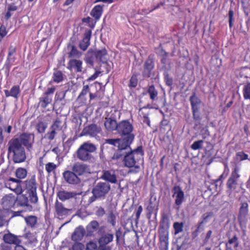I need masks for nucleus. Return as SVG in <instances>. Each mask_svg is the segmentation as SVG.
<instances>
[{
	"label": "nucleus",
	"instance_id": "9",
	"mask_svg": "<svg viewBox=\"0 0 250 250\" xmlns=\"http://www.w3.org/2000/svg\"><path fill=\"white\" fill-rule=\"evenodd\" d=\"M19 181L14 178H10L5 183V186L16 194H21L22 192V190Z\"/></svg>",
	"mask_w": 250,
	"mask_h": 250
},
{
	"label": "nucleus",
	"instance_id": "1",
	"mask_svg": "<svg viewBox=\"0 0 250 250\" xmlns=\"http://www.w3.org/2000/svg\"><path fill=\"white\" fill-rule=\"evenodd\" d=\"M8 154L12 157L14 163H21L26 159L24 147L17 139L10 140L8 143Z\"/></svg>",
	"mask_w": 250,
	"mask_h": 250
},
{
	"label": "nucleus",
	"instance_id": "48",
	"mask_svg": "<svg viewBox=\"0 0 250 250\" xmlns=\"http://www.w3.org/2000/svg\"><path fill=\"white\" fill-rule=\"evenodd\" d=\"M47 125L43 122H40L36 126V129L39 133H43L47 128Z\"/></svg>",
	"mask_w": 250,
	"mask_h": 250
},
{
	"label": "nucleus",
	"instance_id": "51",
	"mask_svg": "<svg viewBox=\"0 0 250 250\" xmlns=\"http://www.w3.org/2000/svg\"><path fill=\"white\" fill-rule=\"evenodd\" d=\"M97 245L96 242L90 241L87 243L86 246V250H96Z\"/></svg>",
	"mask_w": 250,
	"mask_h": 250
},
{
	"label": "nucleus",
	"instance_id": "15",
	"mask_svg": "<svg viewBox=\"0 0 250 250\" xmlns=\"http://www.w3.org/2000/svg\"><path fill=\"white\" fill-rule=\"evenodd\" d=\"M134 139V135H129L128 137H125L123 139H120V143L118 144V149L119 150H124L129 148V145L132 142Z\"/></svg>",
	"mask_w": 250,
	"mask_h": 250
},
{
	"label": "nucleus",
	"instance_id": "2",
	"mask_svg": "<svg viewBox=\"0 0 250 250\" xmlns=\"http://www.w3.org/2000/svg\"><path fill=\"white\" fill-rule=\"evenodd\" d=\"M143 152L142 147H138L130 153L126 154L124 159L125 166L128 167H134V172H138L140 167L138 164L140 161H142Z\"/></svg>",
	"mask_w": 250,
	"mask_h": 250
},
{
	"label": "nucleus",
	"instance_id": "53",
	"mask_svg": "<svg viewBox=\"0 0 250 250\" xmlns=\"http://www.w3.org/2000/svg\"><path fill=\"white\" fill-rule=\"evenodd\" d=\"M203 143V141L202 140L195 141L191 146V148L193 150H197L202 147Z\"/></svg>",
	"mask_w": 250,
	"mask_h": 250
},
{
	"label": "nucleus",
	"instance_id": "45",
	"mask_svg": "<svg viewBox=\"0 0 250 250\" xmlns=\"http://www.w3.org/2000/svg\"><path fill=\"white\" fill-rule=\"evenodd\" d=\"M61 124L62 123L60 120H56L50 127V129H53L57 132L62 129Z\"/></svg>",
	"mask_w": 250,
	"mask_h": 250
},
{
	"label": "nucleus",
	"instance_id": "5",
	"mask_svg": "<svg viewBox=\"0 0 250 250\" xmlns=\"http://www.w3.org/2000/svg\"><path fill=\"white\" fill-rule=\"evenodd\" d=\"M37 184L35 179L26 181V188L31 203H37L38 198L37 194Z\"/></svg>",
	"mask_w": 250,
	"mask_h": 250
},
{
	"label": "nucleus",
	"instance_id": "37",
	"mask_svg": "<svg viewBox=\"0 0 250 250\" xmlns=\"http://www.w3.org/2000/svg\"><path fill=\"white\" fill-rule=\"evenodd\" d=\"M241 2L243 11L246 16L248 17L250 12L249 0H241Z\"/></svg>",
	"mask_w": 250,
	"mask_h": 250
},
{
	"label": "nucleus",
	"instance_id": "31",
	"mask_svg": "<svg viewBox=\"0 0 250 250\" xmlns=\"http://www.w3.org/2000/svg\"><path fill=\"white\" fill-rule=\"evenodd\" d=\"M99 227V224L96 221H91L86 227V231L88 235L96 231Z\"/></svg>",
	"mask_w": 250,
	"mask_h": 250
},
{
	"label": "nucleus",
	"instance_id": "14",
	"mask_svg": "<svg viewBox=\"0 0 250 250\" xmlns=\"http://www.w3.org/2000/svg\"><path fill=\"white\" fill-rule=\"evenodd\" d=\"M82 61L77 59H71L69 61L67 64V68L70 70H73L76 72H81L82 71Z\"/></svg>",
	"mask_w": 250,
	"mask_h": 250
},
{
	"label": "nucleus",
	"instance_id": "8",
	"mask_svg": "<svg viewBox=\"0 0 250 250\" xmlns=\"http://www.w3.org/2000/svg\"><path fill=\"white\" fill-rule=\"evenodd\" d=\"M101 131L100 126L95 124H91L84 127L82 132V135H89L92 137H95Z\"/></svg>",
	"mask_w": 250,
	"mask_h": 250
},
{
	"label": "nucleus",
	"instance_id": "6",
	"mask_svg": "<svg viewBox=\"0 0 250 250\" xmlns=\"http://www.w3.org/2000/svg\"><path fill=\"white\" fill-rule=\"evenodd\" d=\"M132 129L133 126L128 121H123L118 124L117 131L119 133L128 137L129 135H133L131 133Z\"/></svg>",
	"mask_w": 250,
	"mask_h": 250
},
{
	"label": "nucleus",
	"instance_id": "30",
	"mask_svg": "<svg viewBox=\"0 0 250 250\" xmlns=\"http://www.w3.org/2000/svg\"><path fill=\"white\" fill-rule=\"evenodd\" d=\"M113 239V235L107 233L103 235L99 240V243L101 246H105L112 242Z\"/></svg>",
	"mask_w": 250,
	"mask_h": 250
},
{
	"label": "nucleus",
	"instance_id": "64",
	"mask_svg": "<svg viewBox=\"0 0 250 250\" xmlns=\"http://www.w3.org/2000/svg\"><path fill=\"white\" fill-rule=\"evenodd\" d=\"M138 83L137 79H130V83L129 86L130 87H135Z\"/></svg>",
	"mask_w": 250,
	"mask_h": 250
},
{
	"label": "nucleus",
	"instance_id": "11",
	"mask_svg": "<svg viewBox=\"0 0 250 250\" xmlns=\"http://www.w3.org/2000/svg\"><path fill=\"white\" fill-rule=\"evenodd\" d=\"M91 34L92 32L90 30H86L84 34L82 40L80 42L79 46L83 51H85L90 45Z\"/></svg>",
	"mask_w": 250,
	"mask_h": 250
},
{
	"label": "nucleus",
	"instance_id": "42",
	"mask_svg": "<svg viewBox=\"0 0 250 250\" xmlns=\"http://www.w3.org/2000/svg\"><path fill=\"white\" fill-rule=\"evenodd\" d=\"M15 60L16 57L14 55H11L10 56L8 55L5 65L6 66L7 68L10 67L12 65L15 64Z\"/></svg>",
	"mask_w": 250,
	"mask_h": 250
},
{
	"label": "nucleus",
	"instance_id": "32",
	"mask_svg": "<svg viewBox=\"0 0 250 250\" xmlns=\"http://www.w3.org/2000/svg\"><path fill=\"white\" fill-rule=\"evenodd\" d=\"M82 55V53L77 49L76 46L72 45L71 50L68 53V57L79 59L81 57Z\"/></svg>",
	"mask_w": 250,
	"mask_h": 250
},
{
	"label": "nucleus",
	"instance_id": "47",
	"mask_svg": "<svg viewBox=\"0 0 250 250\" xmlns=\"http://www.w3.org/2000/svg\"><path fill=\"white\" fill-rule=\"evenodd\" d=\"M57 168V165L54 163L49 162L45 165V169L49 173L53 171Z\"/></svg>",
	"mask_w": 250,
	"mask_h": 250
},
{
	"label": "nucleus",
	"instance_id": "20",
	"mask_svg": "<svg viewBox=\"0 0 250 250\" xmlns=\"http://www.w3.org/2000/svg\"><path fill=\"white\" fill-rule=\"evenodd\" d=\"M85 233V230L83 227L80 226L75 229L73 232L71 238L74 241H79L81 240Z\"/></svg>",
	"mask_w": 250,
	"mask_h": 250
},
{
	"label": "nucleus",
	"instance_id": "57",
	"mask_svg": "<svg viewBox=\"0 0 250 250\" xmlns=\"http://www.w3.org/2000/svg\"><path fill=\"white\" fill-rule=\"evenodd\" d=\"M106 142L110 145H113L114 146H117L118 144H120V139H108L106 140Z\"/></svg>",
	"mask_w": 250,
	"mask_h": 250
},
{
	"label": "nucleus",
	"instance_id": "25",
	"mask_svg": "<svg viewBox=\"0 0 250 250\" xmlns=\"http://www.w3.org/2000/svg\"><path fill=\"white\" fill-rule=\"evenodd\" d=\"M77 156L82 161H87L91 158V155L80 146L77 150Z\"/></svg>",
	"mask_w": 250,
	"mask_h": 250
},
{
	"label": "nucleus",
	"instance_id": "27",
	"mask_svg": "<svg viewBox=\"0 0 250 250\" xmlns=\"http://www.w3.org/2000/svg\"><path fill=\"white\" fill-rule=\"evenodd\" d=\"M40 104L41 106L43 108H45L46 106L51 103L52 100V96L48 95L44 93L40 99Z\"/></svg>",
	"mask_w": 250,
	"mask_h": 250
},
{
	"label": "nucleus",
	"instance_id": "38",
	"mask_svg": "<svg viewBox=\"0 0 250 250\" xmlns=\"http://www.w3.org/2000/svg\"><path fill=\"white\" fill-rule=\"evenodd\" d=\"M237 185V181L230 178H229L227 182V187L230 192L236 189Z\"/></svg>",
	"mask_w": 250,
	"mask_h": 250
},
{
	"label": "nucleus",
	"instance_id": "56",
	"mask_svg": "<svg viewBox=\"0 0 250 250\" xmlns=\"http://www.w3.org/2000/svg\"><path fill=\"white\" fill-rule=\"evenodd\" d=\"M84 246L81 243H75L72 246V250H83Z\"/></svg>",
	"mask_w": 250,
	"mask_h": 250
},
{
	"label": "nucleus",
	"instance_id": "44",
	"mask_svg": "<svg viewBox=\"0 0 250 250\" xmlns=\"http://www.w3.org/2000/svg\"><path fill=\"white\" fill-rule=\"evenodd\" d=\"M183 223L175 222L173 224L175 234H177L180 232H181L183 230Z\"/></svg>",
	"mask_w": 250,
	"mask_h": 250
},
{
	"label": "nucleus",
	"instance_id": "23",
	"mask_svg": "<svg viewBox=\"0 0 250 250\" xmlns=\"http://www.w3.org/2000/svg\"><path fill=\"white\" fill-rule=\"evenodd\" d=\"M104 125L105 128L108 131H113L118 129V124H117L116 121L111 118H106Z\"/></svg>",
	"mask_w": 250,
	"mask_h": 250
},
{
	"label": "nucleus",
	"instance_id": "60",
	"mask_svg": "<svg viewBox=\"0 0 250 250\" xmlns=\"http://www.w3.org/2000/svg\"><path fill=\"white\" fill-rule=\"evenodd\" d=\"M16 52V47L13 45H10L8 49V54L10 56L11 55H14Z\"/></svg>",
	"mask_w": 250,
	"mask_h": 250
},
{
	"label": "nucleus",
	"instance_id": "55",
	"mask_svg": "<svg viewBox=\"0 0 250 250\" xmlns=\"http://www.w3.org/2000/svg\"><path fill=\"white\" fill-rule=\"evenodd\" d=\"M250 71L247 68L241 69L239 72V75L242 78H249V77L247 75L248 71Z\"/></svg>",
	"mask_w": 250,
	"mask_h": 250
},
{
	"label": "nucleus",
	"instance_id": "49",
	"mask_svg": "<svg viewBox=\"0 0 250 250\" xmlns=\"http://www.w3.org/2000/svg\"><path fill=\"white\" fill-rule=\"evenodd\" d=\"M229 27L231 28L233 26V23L234 21V12L232 9H229L228 13Z\"/></svg>",
	"mask_w": 250,
	"mask_h": 250
},
{
	"label": "nucleus",
	"instance_id": "12",
	"mask_svg": "<svg viewBox=\"0 0 250 250\" xmlns=\"http://www.w3.org/2000/svg\"><path fill=\"white\" fill-rule=\"evenodd\" d=\"M173 190V197L175 198V203L177 206H179L184 200V192L179 186H175Z\"/></svg>",
	"mask_w": 250,
	"mask_h": 250
},
{
	"label": "nucleus",
	"instance_id": "61",
	"mask_svg": "<svg viewBox=\"0 0 250 250\" xmlns=\"http://www.w3.org/2000/svg\"><path fill=\"white\" fill-rule=\"evenodd\" d=\"M89 90V87L88 85H84L83 87V90L79 95V98L83 96V95H85L87 94Z\"/></svg>",
	"mask_w": 250,
	"mask_h": 250
},
{
	"label": "nucleus",
	"instance_id": "17",
	"mask_svg": "<svg viewBox=\"0 0 250 250\" xmlns=\"http://www.w3.org/2000/svg\"><path fill=\"white\" fill-rule=\"evenodd\" d=\"M103 13V5H96L92 9L90 15L95 20V22L98 21Z\"/></svg>",
	"mask_w": 250,
	"mask_h": 250
},
{
	"label": "nucleus",
	"instance_id": "59",
	"mask_svg": "<svg viewBox=\"0 0 250 250\" xmlns=\"http://www.w3.org/2000/svg\"><path fill=\"white\" fill-rule=\"evenodd\" d=\"M83 22H85L89 24L90 26L93 28L94 27V24H92L91 26L90 25V23L93 22V20L89 17H87L86 18H83L82 19Z\"/></svg>",
	"mask_w": 250,
	"mask_h": 250
},
{
	"label": "nucleus",
	"instance_id": "63",
	"mask_svg": "<svg viewBox=\"0 0 250 250\" xmlns=\"http://www.w3.org/2000/svg\"><path fill=\"white\" fill-rule=\"evenodd\" d=\"M142 211H143V208L141 206H140L138 207L137 210L136 211V217L137 220H138L139 219L140 215H141Z\"/></svg>",
	"mask_w": 250,
	"mask_h": 250
},
{
	"label": "nucleus",
	"instance_id": "4",
	"mask_svg": "<svg viewBox=\"0 0 250 250\" xmlns=\"http://www.w3.org/2000/svg\"><path fill=\"white\" fill-rule=\"evenodd\" d=\"M110 189V185L105 182L98 183L92 189L93 195L89 198V202L92 203L96 198H104Z\"/></svg>",
	"mask_w": 250,
	"mask_h": 250
},
{
	"label": "nucleus",
	"instance_id": "40",
	"mask_svg": "<svg viewBox=\"0 0 250 250\" xmlns=\"http://www.w3.org/2000/svg\"><path fill=\"white\" fill-rule=\"evenodd\" d=\"M16 175L18 178L24 179L27 175V171L23 168H18L16 171Z\"/></svg>",
	"mask_w": 250,
	"mask_h": 250
},
{
	"label": "nucleus",
	"instance_id": "29",
	"mask_svg": "<svg viewBox=\"0 0 250 250\" xmlns=\"http://www.w3.org/2000/svg\"><path fill=\"white\" fill-rule=\"evenodd\" d=\"M18 202L20 206L25 207L26 210L31 211L32 210V207L28 204V199L25 196L21 195L20 196Z\"/></svg>",
	"mask_w": 250,
	"mask_h": 250
},
{
	"label": "nucleus",
	"instance_id": "35",
	"mask_svg": "<svg viewBox=\"0 0 250 250\" xmlns=\"http://www.w3.org/2000/svg\"><path fill=\"white\" fill-rule=\"evenodd\" d=\"M18 9V7L13 3L8 5L7 7V11L5 14L4 18L6 20H8L11 17V11H15Z\"/></svg>",
	"mask_w": 250,
	"mask_h": 250
},
{
	"label": "nucleus",
	"instance_id": "54",
	"mask_svg": "<svg viewBox=\"0 0 250 250\" xmlns=\"http://www.w3.org/2000/svg\"><path fill=\"white\" fill-rule=\"evenodd\" d=\"M7 33L6 27L3 25H1L0 26V42L2 41Z\"/></svg>",
	"mask_w": 250,
	"mask_h": 250
},
{
	"label": "nucleus",
	"instance_id": "50",
	"mask_svg": "<svg viewBox=\"0 0 250 250\" xmlns=\"http://www.w3.org/2000/svg\"><path fill=\"white\" fill-rule=\"evenodd\" d=\"M248 155L243 152H238L236 154V158L240 161H243L248 159Z\"/></svg>",
	"mask_w": 250,
	"mask_h": 250
},
{
	"label": "nucleus",
	"instance_id": "18",
	"mask_svg": "<svg viewBox=\"0 0 250 250\" xmlns=\"http://www.w3.org/2000/svg\"><path fill=\"white\" fill-rule=\"evenodd\" d=\"M103 180L109 182L111 183H116L117 182V177L113 170H104L103 172V175L101 176Z\"/></svg>",
	"mask_w": 250,
	"mask_h": 250
},
{
	"label": "nucleus",
	"instance_id": "22",
	"mask_svg": "<svg viewBox=\"0 0 250 250\" xmlns=\"http://www.w3.org/2000/svg\"><path fill=\"white\" fill-rule=\"evenodd\" d=\"M76 195L74 192L67 191L64 190L59 191L57 195L60 200L64 201L69 199L72 198Z\"/></svg>",
	"mask_w": 250,
	"mask_h": 250
},
{
	"label": "nucleus",
	"instance_id": "10",
	"mask_svg": "<svg viewBox=\"0 0 250 250\" xmlns=\"http://www.w3.org/2000/svg\"><path fill=\"white\" fill-rule=\"evenodd\" d=\"M64 180L70 184H77L80 182V179L73 171H65L63 173Z\"/></svg>",
	"mask_w": 250,
	"mask_h": 250
},
{
	"label": "nucleus",
	"instance_id": "28",
	"mask_svg": "<svg viewBox=\"0 0 250 250\" xmlns=\"http://www.w3.org/2000/svg\"><path fill=\"white\" fill-rule=\"evenodd\" d=\"M240 169V166L235 163L232 168L231 173L229 178L238 181V179L240 177V174H239Z\"/></svg>",
	"mask_w": 250,
	"mask_h": 250
},
{
	"label": "nucleus",
	"instance_id": "43",
	"mask_svg": "<svg viewBox=\"0 0 250 250\" xmlns=\"http://www.w3.org/2000/svg\"><path fill=\"white\" fill-rule=\"evenodd\" d=\"M243 91L244 99L250 100V83L244 85Z\"/></svg>",
	"mask_w": 250,
	"mask_h": 250
},
{
	"label": "nucleus",
	"instance_id": "24",
	"mask_svg": "<svg viewBox=\"0 0 250 250\" xmlns=\"http://www.w3.org/2000/svg\"><path fill=\"white\" fill-rule=\"evenodd\" d=\"M24 237L27 240L26 243L31 246H35L37 243V239L36 234L30 232H26L24 235Z\"/></svg>",
	"mask_w": 250,
	"mask_h": 250
},
{
	"label": "nucleus",
	"instance_id": "21",
	"mask_svg": "<svg viewBox=\"0 0 250 250\" xmlns=\"http://www.w3.org/2000/svg\"><path fill=\"white\" fill-rule=\"evenodd\" d=\"M73 171L78 175H82L87 170V167L85 164L75 163L72 167Z\"/></svg>",
	"mask_w": 250,
	"mask_h": 250
},
{
	"label": "nucleus",
	"instance_id": "19",
	"mask_svg": "<svg viewBox=\"0 0 250 250\" xmlns=\"http://www.w3.org/2000/svg\"><path fill=\"white\" fill-rule=\"evenodd\" d=\"M190 101L191 105V108L194 118H195V114L198 112V105L200 104L201 101L200 99L197 97L195 94H193L190 97Z\"/></svg>",
	"mask_w": 250,
	"mask_h": 250
},
{
	"label": "nucleus",
	"instance_id": "62",
	"mask_svg": "<svg viewBox=\"0 0 250 250\" xmlns=\"http://www.w3.org/2000/svg\"><path fill=\"white\" fill-rule=\"evenodd\" d=\"M54 78H63V74L61 71L58 70L54 73Z\"/></svg>",
	"mask_w": 250,
	"mask_h": 250
},
{
	"label": "nucleus",
	"instance_id": "58",
	"mask_svg": "<svg viewBox=\"0 0 250 250\" xmlns=\"http://www.w3.org/2000/svg\"><path fill=\"white\" fill-rule=\"evenodd\" d=\"M211 214L210 213H207L206 214H205L203 215V220L201 222V224H205V223H206L208 221V219L211 217Z\"/></svg>",
	"mask_w": 250,
	"mask_h": 250
},
{
	"label": "nucleus",
	"instance_id": "13",
	"mask_svg": "<svg viewBox=\"0 0 250 250\" xmlns=\"http://www.w3.org/2000/svg\"><path fill=\"white\" fill-rule=\"evenodd\" d=\"M20 236L14 235L11 233H8L3 235V240L7 244H20L21 243V240L20 239Z\"/></svg>",
	"mask_w": 250,
	"mask_h": 250
},
{
	"label": "nucleus",
	"instance_id": "3",
	"mask_svg": "<svg viewBox=\"0 0 250 250\" xmlns=\"http://www.w3.org/2000/svg\"><path fill=\"white\" fill-rule=\"evenodd\" d=\"M95 57V60L97 62H102L100 65V71H96L89 78H97L98 76H102L104 74H107L110 71V66L106 62V56L107 51L105 48L104 47L101 50L93 51Z\"/></svg>",
	"mask_w": 250,
	"mask_h": 250
},
{
	"label": "nucleus",
	"instance_id": "16",
	"mask_svg": "<svg viewBox=\"0 0 250 250\" xmlns=\"http://www.w3.org/2000/svg\"><path fill=\"white\" fill-rule=\"evenodd\" d=\"M55 209L56 214L58 217H62L67 215L69 211V209L65 208L63 205L57 201L55 205Z\"/></svg>",
	"mask_w": 250,
	"mask_h": 250
},
{
	"label": "nucleus",
	"instance_id": "26",
	"mask_svg": "<svg viewBox=\"0 0 250 250\" xmlns=\"http://www.w3.org/2000/svg\"><path fill=\"white\" fill-rule=\"evenodd\" d=\"M4 91L6 97L11 96L17 99L20 93V87L19 85H15L13 86L10 91L4 90Z\"/></svg>",
	"mask_w": 250,
	"mask_h": 250
},
{
	"label": "nucleus",
	"instance_id": "41",
	"mask_svg": "<svg viewBox=\"0 0 250 250\" xmlns=\"http://www.w3.org/2000/svg\"><path fill=\"white\" fill-rule=\"evenodd\" d=\"M95 60V57L94 51H93L91 53H88L85 58V61L86 63L89 64L91 66H93Z\"/></svg>",
	"mask_w": 250,
	"mask_h": 250
},
{
	"label": "nucleus",
	"instance_id": "52",
	"mask_svg": "<svg viewBox=\"0 0 250 250\" xmlns=\"http://www.w3.org/2000/svg\"><path fill=\"white\" fill-rule=\"evenodd\" d=\"M56 133L57 132L54 130L49 129V131L45 134V138L50 141L53 140L54 139Z\"/></svg>",
	"mask_w": 250,
	"mask_h": 250
},
{
	"label": "nucleus",
	"instance_id": "33",
	"mask_svg": "<svg viewBox=\"0 0 250 250\" xmlns=\"http://www.w3.org/2000/svg\"><path fill=\"white\" fill-rule=\"evenodd\" d=\"M33 136L31 134L23 133L20 136V139L24 146H27L30 144V139Z\"/></svg>",
	"mask_w": 250,
	"mask_h": 250
},
{
	"label": "nucleus",
	"instance_id": "46",
	"mask_svg": "<svg viewBox=\"0 0 250 250\" xmlns=\"http://www.w3.org/2000/svg\"><path fill=\"white\" fill-rule=\"evenodd\" d=\"M61 124L62 123L60 120H56L50 127V129H53L57 132L62 129Z\"/></svg>",
	"mask_w": 250,
	"mask_h": 250
},
{
	"label": "nucleus",
	"instance_id": "36",
	"mask_svg": "<svg viewBox=\"0 0 250 250\" xmlns=\"http://www.w3.org/2000/svg\"><path fill=\"white\" fill-rule=\"evenodd\" d=\"M150 98L152 101H155L157 99L158 92L153 85L150 86L147 90Z\"/></svg>",
	"mask_w": 250,
	"mask_h": 250
},
{
	"label": "nucleus",
	"instance_id": "7",
	"mask_svg": "<svg viewBox=\"0 0 250 250\" xmlns=\"http://www.w3.org/2000/svg\"><path fill=\"white\" fill-rule=\"evenodd\" d=\"M154 67V55L150 54L148 56L144 64V77H150L151 71Z\"/></svg>",
	"mask_w": 250,
	"mask_h": 250
},
{
	"label": "nucleus",
	"instance_id": "34",
	"mask_svg": "<svg viewBox=\"0 0 250 250\" xmlns=\"http://www.w3.org/2000/svg\"><path fill=\"white\" fill-rule=\"evenodd\" d=\"M24 220L27 225L31 228L34 227L37 222V217L33 215L24 217Z\"/></svg>",
	"mask_w": 250,
	"mask_h": 250
},
{
	"label": "nucleus",
	"instance_id": "39",
	"mask_svg": "<svg viewBox=\"0 0 250 250\" xmlns=\"http://www.w3.org/2000/svg\"><path fill=\"white\" fill-rule=\"evenodd\" d=\"M83 148L87 151L90 154L95 151L96 149V146L92 144L84 143L81 146Z\"/></svg>",
	"mask_w": 250,
	"mask_h": 250
}]
</instances>
